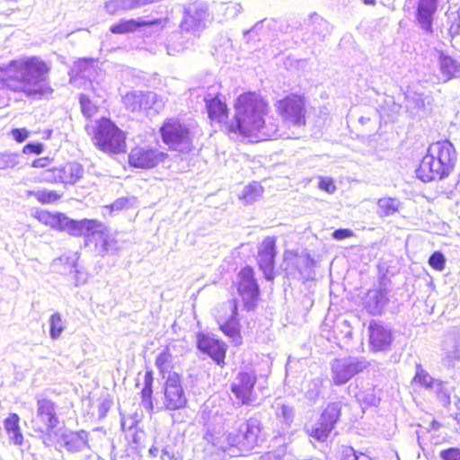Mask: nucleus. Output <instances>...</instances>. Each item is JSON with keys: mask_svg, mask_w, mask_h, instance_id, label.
Masks as SVG:
<instances>
[{"mask_svg": "<svg viewBox=\"0 0 460 460\" xmlns=\"http://www.w3.org/2000/svg\"><path fill=\"white\" fill-rule=\"evenodd\" d=\"M49 72V66L39 57L15 59L0 66V88L40 100L52 93Z\"/></svg>", "mask_w": 460, "mask_h": 460, "instance_id": "obj_1", "label": "nucleus"}, {"mask_svg": "<svg viewBox=\"0 0 460 460\" xmlns=\"http://www.w3.org/2000/svg\"><path fill=\"white\" fill-rule=\"evenodd\" d=\"M208 406L205 405L203 410V418H207L208 420L204 439L216 449L228 452L233 456L248 454L259 444L261 432L260 420L249 419L226 433L221 428L213 425L220 423L217 420L218 410L208 411Z\"/></svg>", "mask_w": 460, "mask_h": 460, "instance_id": "obj_2", "label": "nucleus"}, {"mask_svg": "<svg viewBox=\"0 0 460 460\" xmlns=\"http://www.w3.org/2000/svg\"><path fill=\"white\" fill-rule=\"evenodd\" d=\"M267 103L254 93L241 94L235 102L234 120L228 126L231 133L261 139L277 137V119L267 114Z\"/></svg>", "mask_w": 460, "mask_h": 460, "instance_id": "obj_3", "label": "nucleus"}, {"mask_svg": "<svg viewBox=\"0 0 460 460\" xmlns=\"http://www.w3.org/2000/svg\"><path fill=\"white\" fill-rule=\"evenodd\" d=\"M456 160V153L449 141L433 143L416 170L417 177L425 182L442 179L449 174Z\"/></svg>", "mask_w": 460, "mask_h": 460, "instance_id": "obj_4", "label": "nucleus"}, {"mask_svg": "<svg viewBox=\"0 0 460 460\" xmlns=\"http://www.w3.org/2000/svg\"><path fill=\"white\" fill-rule=\"evenodd\" d=\"M94 144L107 153H120L125 148L123 132L109 119L102 118L93 126Z\"/></svg>", "mask_w": 460, "mask_h": 460, "instance_id": "obj_5", "label": "nucleus"}, {"mask_svg": "<svg viewBox=\"0 0 460 460\" xmlns=\"http://www.w3.org/2000/svg\"><path fill=\"white\" fill-rule=\"evenodd\" d=\"M39 220L50 227L66 231L74 236L85 235L88 239V234H91L93 227L98 226V220L83 219L73 220L62 213H49L47 211L39 214ZM87 242V240H85Z\"/></svg>", "mask_w": 460, "mask_h": 460, "instance_id": "obj_6", "label": "nucleus"}, {"mask_svg": "<svg viewBox=\"0 0 460 460\" xmlns=\"http://www.w3.org/2000/svg\"><path fill=\"white\" fill-rule=\"evenodd\" d=\"M162 139L171 149L189 153L193 145L189 128L175 119H166L160 128Z\"/></svg>", "mask_w": 460, "mask_h": 460, "instance_id": "obj_7", "label": "nucleus"}, {"mask_svg": "<svg viewBox=\"0 0 460 460\" xmlns=\"http://www.w3.org/2000/svg\"><path fill=\"white\" fill-rule=\"evenodd\" d=\"M32 429L42 435H51L59 424L56 404L46 398L37 400L36 415L31 420Z\"/></svg>", "mask_w": 460, "mask_h": 460, "instance_id": "obj_8", "label": "nucleus"}, {"mask_svg": "<svg viewBox=\"0 0 460 460\" xmlns=\"http://www.w3.org/2000/svg\"><path fill=\"white\" fill-rule=\"evenodd\" d=\"M367 367L368 362L364 358H336L331 364L332 379L335 385H342Z\"/></svg>", "mask_w": 460, "mask_h": 460, "instance_id": "obj_9", "label": "nucleus"}, {"mask_svg": "<svg viewBox=\"0 0 460 460\" xmlns=\"http://www.w3.org/2000/svg\"><path fill=\"white\" fill-rule=\"evenodd\" d=\"M277 110L288 126L301 127L305 124V109L303 99L296 95L287 96L277 102Z\"/></svg>", "mask_w": 460, "mask_h": 460, "instance_id": "obj_10", "label": "nucleus"}, {"mask_svg": "<svg viewBox=\"0 0 460 460\" xmlns=\"http://www.w3.org/2000/svg\"><path fill=\"white\" fill-rule=\"evenodd\" d=\"M163 405L168 411L180 410L187 405V397L177 373H170L165 380Z\"/></svg>", "mask_w": 460, "mask_h": 460, "instance_id": "obj_11", "label": "nucleus"}, {"mask_svg": "<svg viewBox=\"0 0 460 460\" xmlns=\"http://www.w3.org/2000/svg\"><path fill=\"white\" fill-rule=\"evenodd\" d=\"M87 243H93L96 252L101 256L115 254L119 251L115 234L100 221L98 226L93 227L88 234Z\"/></svg>", "mask_w": 460, "mask_h": 460, "instance_id": "obj_12", "label": "nucleus"}, {"mask_svg": "<svg viewBox=\"0 0 460 460\" xmlns=\"http://www.w3.org/2000/svg\"><path fill=\"white\" fill-rule=\"evenodd\" d=\"M257 376L254 372H240L231 385V391L243 405H252L256 400L254 385Z\"/></svg>", "mask_w": 460, "mask_h": 460, "instance_id": "obj_13", "label": "nucleus"}, {"mask_svg": "<svg viewBox=\"0 0 460 460\" xmlns=\"http://www.w3.org/2000/svg\"><path fill=\"white\" fill-rule=\"evenodd\" d=\"M208 19L209 13L207 3L196 1L185 7L181 27L186 31H199L206 27Z\"/></svg>", "mask_w": 460, "mask_h": 460, "instance_id": "obj_14", "label": "nucleus"}, {"mask_svg": "<svg viewBox=\"0 0 460 460\" xmlns=\"http://www.w3.org/2000/svg\"><path fill=\"white\" fill-rule=\"evenodd\" d=\"M167 154L146 146H137L128 155L130 166L140 169H151L163 163L167 158Z\"/></svg>", "mask_w": 460, "mask_h": 460, "instance_id": "obj_15", "label": "nucleus"}, {"mask_svg": "<svg viewBox=\"0 0 460 460\" xmlns=\"http://www.w3.org/2000/svg\"><path fill=\"white\" fill-rule=\"evenodd\" d=\"M238 291L247 309H252L259 296V286L251 267H245L240 271Z\"/></svg>", "mask_w": 460, "mask_h": 460, "instance_id": "obj_16", "label": "nucleus"}, {"mask_svg": "<svg viewBox=\"0 0 460 460\" xmlns=\"http://www.w3.org/2000/svg\"><path fill=\"white\" fill-rule=\"evenodd\" d=\"M369 343L375 351H386L390 349L394 341L392 330L375 321L368 326Z\"/></svg>", "mask_w": 460, "mask_h": 460, "instance_id": "obj_17", "label": "nucleus"}, {"mask_svg": "<svg viewBox=\"0 0 460 460\" xmlns=\"http://www.w3.org/2000/svg\"><path fill=\"white\" fill-rule=\"evenodd\" d=\"M58 443L69 453L89 450V434L85 430L65 431L59 435Z\"/></svg>", "mask_w": 460, "mask_h": 460, "instance_id": "obj_18", "label": "nucleus"}, {"mask_svg": "<svg viewBox=\"0 0 460 460\" xmlns=\"http://www.w3.org/2000/svg\"><path fill=\"white\" fill-rule=\"evenodd\" d=\"M276 240L274 237H266L260 248L258 253V263L260 269L263 271L268 280L273 279L274 261L276 256Z\"/></svg>", "mask_w": 460, "mask_h": 460, "instance_id": "obj_19", "label": "nucleus"}, {"mask_svg": "<svg viewBox=\"0 0 460 460\" xmlns=\"http://www.w3.org/2000/svg\"><path fill=\"white\" fill-rule=\"evenodd\" d=\"M197 345L200 351L208 354L217 365L225 363L226 346L224 342L208 334H199Z\"/></svg>", "mask_w": 460, "mask_h": 460, "instance_id": "obj_20", "label": "nucleus"}, {"mask_svg": "<svg viewBox=\"0 0 460 460\" xmlns=\"http://www.w3.org/2000/svg\"><path fill=\"white\" fill-rule=\"evenodd\" d=\"M439 0H418L416 21L420 28L426 33L433 31V18Z\"/></svg>", "mask_w": 460, "mask_h": 460, "instance_id": "obj_21", "label": "nucleus"}, {"mask_svg": "<svg viewBox=\"0 0 460 460\" xmlns=\"http://www.w3.org/2000/svg\"><path fill=\"white\" fill-rule=\"evenodd\" d=\"M226 310L230 311L227 319L219 318L217 323L221 331L227 336L231 337L234 341L238 342L240 340L239 322L237 320V307L234 302H228L225 305Z\"/></svg>", "mask_w": 460, "mask_h": 460, "instance_id": "obj_22", "label": "nucleus"}, {"mask_svg": "<svg viewBox=\"0 0 460 460\" xmlns=\"http://www.w3.org/2000/svg\"><path fill=\"white\" fill-rule=\"evenodd\" d=\"M439 80L447 82L460 75V63L452 57L439 53L438 55Z\"/></svg>", "mask_w": 460, "mask_h": 460, "instance_id": "obj_23", "label": "nucleus"}, {"mask_svg": "<svg viewBox=\"0 0 460 460\" xmlns=\"http://www.w3.org/2000/svg\"><path fill=\"white\" fill-rule=\"evenodd\" d=\"M204 100L206 102L208 118L212 121L218 123L225 122L228 117L226 104L218 96L211 97L208 95Z\"/></svg>", "mask_w": 460, "mask_h": 460, "instance_id": "obj_24", "label": "nucleus"}, {"mask_svg": "<svg viewBox=\"0 0 460 460\" xmlns=\"http://www.w3.org/2000/svg\"><path fill=\"white\" fill-rule=\"evenodd\" d=\"M387 301L385 290H370L366 296L364 305L369 314L378 315L382 314Z\"/></svg>", "mask_w": 460, "mask_h": 460, "instance_id": "obj_25", "label": "nucleus"}, {"mask_svg": "<svg viewBox=\"0 0 460 460\" xmlns=\"http://www.w3.org/2000/svg\"><path fill=\"white\" fill-rule=\"evenodd\" d=\"M20 417L16 413H10L4 420V428L10 440L16 446H22L24 440L20 428Z\"/></svg>", "mask_w": 460, "mask_h": 460, "instance_id": "obj_26", "label": "nucleus"}, {"mask_svg": "<svg viewBox=\"0 0 460 460\" xmlns=\"http://www.w3.org/2000/svg\"><path fill=\"white\" fill-rule=\"evenodd\" d=\"M443 360L447 365H453L460 358V342L456 336L449 335L444 341Z\"/></svg>", "mask_w": 460, "mask_h": 460, "instance_id": "obj_27", "label": "nucleus"}, {"mask_svg": "<svg viewBox=\"0 0 460 460\" xmlns=\"http://www.w3.org/2000/svg\"><path fill=\"white\" fill-rule=\"evenodd\" d=\"M402 207V203L397 198L384 197L376 201V214L380 217L394 216L398 213Z\"/></svg>", "mask_w": 460, "mask_h": 460, "instance_id": "obj_28", "label": "nucleus"}, {"mask_svg": "<svg viewBox=\"0 0 460 460\" xmlns=\"http://www.w3.org/2000/svg\"><path fill=\"white\" fill-rule=\"evenodd\" d=\"M159 21H137L134 19L121 21L111 27V31L115 34L133 32L140 27L151 26L158 23Z\"/></svg>", "mask_w": 460, "mask_h": 460, "instance_id": "obj_29", "label": "nucleus"}, {"mask_svg": "<svg viewBox=\"0 0 460 460\" xmlns=\"http://www.w3.org/2000/svg\"><path fill=\"white\" fill-rule=\"evenodd\" d=\"M62 167V181L64 184H75L84 175V168L78 163H67Z\"/></svg>", "mask_w": 460, "mask_h": 460, "instance_id": "obj_30", "label": "nucleus"}, {"mask_svg": "<svg viewBox=\"0 0 460 460\" xmlns=\"http://www.w3.org/2000/svg\"><path fill=\"white\" fill-rule=\"evenodd\" d=\"M276 417L283 423L289 426L295 418L294 407L284 402L281 399H276L272 404Z\"/></svg>", "mask_w": 460, "mask_h": 460, "instance_id": "obj_31", "label": "nucleus"}, {"mask_svg": "<svg viewBox=\"0 0 460 460\" xmlns=\"http://www.w3.org/2000/svg\"><path fill=\"white\" fill-rule=\"evenodd\" d=\"M341 410L340 402L330 403L323 411L319 420L323 422V425H326L332 429L340 418Z\"/></svg>", "mask_w": 460, "mask_h": 460, "instance_id": "obj_32", "label": "nucleus"}, {"mask_svg": "<svg viewBox=\"0 0 460 460\" xmlns=\"http://www.w3.org/2000/svg\"><path fill=\"white\" fill-rule=\"evenodd\" d=\"M262 186L259 182L253 181L243 189L239 199L243 204L248 205L257 201L262 196Z\"/></svg>", "mask_w": 460, "mask_h": 460, "instance_id": "obj_33", "label": "nucleus"}, {"mask_svg": "<svg viewBox=\"0 0 460 460\" xmlns=\"http://www.w3.org/2000/svg\"><path fill=\"white\" fill-rule=\"evenodd\" d=\"M153 373L152 371H146L144 376V387L141 390L142 405L148 411L153 410L152 394H153Z\"/></svg>", "mask_w": 460, "mask_h": 460, "instance_id": "obj_34", "label": "nucleus"}, {"mask_svg": "<svg viewBox=\"0 0 460 460\" xmlns=\"http://www.w3.org/2000/svg\"><path fill=\"white\" fill-rule=\"evenodd\" d=\"M141 110L154 109L159 111L164 106V102L154 92H139Z\"/></svg>", "mask_w": 460, "mask_h": 460, "instance_id": "obj_35", "label": "nucleus"}, {"mask_svg": "<svg viewBox=\"0 0 460 460\" xmlns=\"http://www.w3.org/2000/svg\"><path fill=\"white\" fill-rule=\"evenodd\" d=\"M218 16H222L226 20L235 18L242 11L240 4L228 2L219 3L216 6Z\"/></svg>", "mask_w": 460, "mask_h": 460, "instance_id": "obj_36", "label": "nucleus"}, {"mask_svg": "<svg viewBox=\"0 0 460 460\" xmlns=\"http://www.w3.org/2000/svg\"><path fill=\"white\" fill-rule=\"evenodd\" d=\"M49 336L53 340H58L66 328L65 321L59 313H54L49 318Z\"/></svg>", "mask_w": 460, "mask_h": 460, "instance_id": "obj_37", "label": "nucleus"}, {"mask_svg": "<svg viewBox=\"0 0 460 460\" xmlns=\"http://www.w3.org/2000/svg\"><path fill=\"white\" fill-rule=\"evenodd\" d=\"M123 103L127 110L134 112L141 110V100L139 92L128 93L123 97Z\"/></svg>", "mask_w": 460, "mask_h": 460, "instance_id": "obj_38", "label": "nucleus"}, {"mask_svg": "<svg viewBox=\"0 0 460 460\" xmlns=\"http://www.w3.org/2000/svg\"><path fill=\"white\" fill-rule=\"evenodd\" d=\"M28 195L34 196L37 200L42 204L54 202L60 198V196L56 191L48 190L28 191Z\"/></svg>", "mask_w": 460, "mask_h": 460, "instance_id": "obj_39", "label": "nucleus"}, {"mask_svg": "<svg viewBox=\"0 0 460 460\" xmlns=\"http://www.w3.org/2000/svg\"><path fill=\"white\" fill-rule=\"evenodd\" d=\"M332 429L318 420L310 429V435L318 441H324L332 432Z\"/></svg>", "mask_w": 460, "mask_h": 460, "instance_id": "obj_40", "label": "nucleus"}, {"mask_svg": "<svg viewBox=\"0 0 460 460\" xmlns=\"http://www.w3.org/2000/svg\"><path fill=\"white\" fill-rule=\"evenodd\" d=\"M79 100L81 111L86 118L89 119L97 112V106L91 102L88 96L81 94Z\"/></svg>", "mask_w": 460, "mask_h": 460, "instance_id": "obj_41", "label": "nucleus"}, {"mask_svg": "<svg viewBox=\"0 0 460 460\" xmlns=\"http://www.w3.org/2000/svg\"><path fill=\"white\" fill-rule=\"evenodd\" d=\"M433 389H435L437 396L443 406H447L450 404L451 391L445 385L443 382H437L436 386Z\"/></svg>", "mask_w": 460, "mask_h": 460, "instance_id": "obj_42", "label": "nucleus"}, {"mask_svg": "<svg viewBox=\"0 0 460 460\" xmlns=\"http://www.w3.org/2000/svg\"><path fill=\"white\" fill-rule=\"evenodd\" d=\"M19 164V155L13 153H0V170L13 168Z\"/></svg>", "mask_w": 460, "mask_h": 460, "instance_id": "obj_43", "label": "nucleus"}, {"mask_svg": "<svg viewBox=\"0 0 460 460\" xmlns=\"http://www.w3.org/2000/svg\"><path fill=\"white\" fill-rule=\"evenodd\" d=\"M414 381L420 383L428 388H434L436 386V383L439 382L438 380H435L432 376H430L427 372L422 369H419L416 372L414 376Z\"/></svg>", "mask_w": 460, "mask_h": 460, "instance_id": "obj_44", "label": "nucleus"}, {"mask_svg": "<svg viewBox=\"0 0 460 460\" xmlns=\"http://www.w3.org/2000/svg\"><path fill=\"white\" fill-rule=\"evenodd\" d=\"M446 261V257L441 252H434L429 259V266L438 271L444 270Z\"/></svg>", "mask_w": 460, "mask_h": 460, "instance_id": "obj_45", "label": "nucleus"}, {"mask_svg": "<svg viewBox=\"0 0 460 460\" xmlns=\"http://www.w3.org/2000/svg\"><path fill=\"white\" fill-rule=\"evenodd\" d=\"M341 460H372L368 456L363 453H357L351 447H346L342 449Z\"/></svg>", "mask_w": 460, "mask_h": 460, "instance_id": "obj_46", "label": "nucleus"}, {"mask_svg": "<svg viewBox=\"0 0 460 460\" xmlns=\"http://www.w3.org/2000/svg\"><path fill=\"white\" fill-rule=\"evenodd\" d=\"M134 203L135 198H119L111 205V209L112 211H121L129 208Z\"/></svg>", "mask_w": 460, "mask_h": 460, "instance_id": "obj_47", "label": "nucleus"}, {"mask_svg": "<svg viewBox=\"0 0 460 460\" xmlns=\"http://www.w3.org/2000/svg\"><path fill=\"white\" fill-rule=\"evenodd\" d=\"M309 390L306 392V395L309 399L314 400L317 398L322 390V380L321 379H314L309 383Z\"/></svg>", "mask_w": 460, "mask_h": 460, "instance_id": "obj_48", "label": "nucleus"}, {"mask_svg": "<svg viewBox=\"0 0 460 460\" xmlns=\"http://www.w3.org/2000/svg\"><path fill=\"white\" fill-rule=\"evenodd\" d=\"M439 457L442 460H460V448L450 447L440 451Z\"/></svg>", "mask_w": 460, "mask_h": 460, "instance_id": "obj_49", "label": "nucleus"}, {"mask_svg": "<svg viewBox=\"0 0 460 460\" xmlns=\"http://www.w3.org/2000/svg\"><path fill=\"white\" fill-rule=\"evenodd\" d=\"M44 179L48 181L61 182L62 167L53 168L44 172Z\"/></svg>", "mask_w": 460, "mask_h": 460, "instance_id": "obj_50", "label": "nucleus"}, {"mask_svg": "<svg viewBox=\"0 0 460 460\" xmlns=\"http://www.w3.org/2000/svg\"><path fill=\"white\" fill-rule=\"evenodd\" d=\"M74 281L75 286L78 287L84 285L87 282L88 273L83 269H78L77 267L74 269Z\"/></svg>", "mask_w": 460, "mask_h": 460, "instance_id": "obj_51", "label": "nucleus"}, {"mask_svg": "<svg viewBox=\"0 0 460 460\" xmlns=\"http://www.w3.org/2000/svg\"><path fill=\"white\" fill-rule=\"evenodd\" d=\"M123 0H110L105 3V10L110 14H114L122 10Z\"/></svg>", "mask_w": 460, "mask_h": 460, "instance_id": "obj_52", "label": "nucleus"}, {"mask_svg": "<svg viewBox=\"0 0 460 460\" xmlns=\"http://www.w3.org/2000/svg\"><path fill=\"white\" fill-rule=\"evenodd\" d=\"M79 260V253L75 252L71 256H61L58 259L60 262L67 264L70 268L75 269L77 267V261Z\"/></svg>", "mask_w": 460, "mask_h": 460, "instance_id": "obj_53", "label": "nucleus"}, {"mask_svg": "<svg viewBox=\"0 0 460 460\" xmlns=\"http://www.w3.org/2000/svg\"><path fill=\"white\" fill-rule=\"evenodd\" d=\"M314 20V23L315 26L314 27V32H316L318 34H321L323 32V31L327 30V22L323 20L322 17L318 15H314L312 17Z\"/></svg>", "mask_w": 460, "mask_h": 460, "instance_id": "obj_54", "label": "nucleus"}, {"mask_svg": "<svg viewBox=\"0 0 460 460\" xmlns=\"http://www.w3.org/2000/svg\"><path fill=\"white\" fill-rule=\"evenodd\" d=\"M24 154H36L40 155L43 151V145L40 143H29L23 146Z\"/></svg>", "mask_w": 460, "mask_h": 460, "instance_id": "obj_55", "label": "nucleus"}, {"mask_svg": "<svg viewBox=\"0 0 460 460\" xmlns=\"http://www.w3.org/2000/svg\"><path fill=\"white\" fill-rule=\"evenodd\" d=\"M11 134L18 143L25 141L29 136V132L26 128H13Z\"/></svg>", "mask_w": 460, "mask_h": 460, "instance_id": "obj_56", "label": "nucleus"}, {"mask_svg": "<svg viewBox=\"0 0 460 460\" xmlns=\"http://www.w3.org/2000/svg\"><path fill=\"white\" fill-rule=\"evenodd\" d=\"M319 188L327 191L328 193H333L336 190L332 180L329 178L321 179L319 181Z\"/></svg>", "mask_w": 460, "mask_h": 460, "instance_id": "obj_57", "label": "nucleus"}, {"mask_svg": "<svg viewBox=\"0 0 460 460\" xmlns=\"http://www.w3.org/2000/svg\"><path fill=\"white\" fill-rule=\"evenodd\" d=\"M353 235V232L349 229H337L332 233V237L335 240H343Z\"/></svg>", "mask_w": 460, "mask_h": 460, "instance_id": "obj_58", "label": "nucleus"}, {"mask_svg": "<svg viewBox=\"0 0 460 460\" xmlns=\"http://www.w3.org/2000/svg\"><path fill=\"white\" fill-rule=\"evenodd\" d=\"M129 431H132V434H131L132 442L136 446H139L141 444L143 438L145 437L144 431L133 429L132 426H129Z\"/></svg>", "mask_w": 460, "mask_h": 460, "instance_id": "obj_59", "label": "nucleus"}, {"mask_svg": "<svg viewBox=\"0 0 460 460\" xmlns=\"http://www.w3.org/2000/svg\"><path fill=\"white\" fill-rule=\"evenodd\" d=\"M448 31L452 38L459 36L460 35V20H457L456 22H453L451 24Z\"/></svg>", "mask_w": 460, "mask_h": 460, "instance_id": "obj_60", "label": "nucleus"}, {"mask_svg": "<svg viewBox=\"0 0 460 460\" xmlns=\"http://www.w3.org/2000/svg\"><path fill=\"white\" fill-rule=\"evenodd\" d=\"M49 160L47 157L38 158V159L33 161L32 167H34V168H44V167H46L49 164Z\"/></svg>", "mask_w": 460, "mask_h": 460, "instance_id": "obj_61", "label": "nucleus"}, {"mask_svg": "<svg viewBox=\"0 0 460 460\" xmlns=\"http://www.w3.org/2000/svg\"><path fill=\"white\" fill-rule=\"evenodd\" d=\"M110 408H111V402L110 401H103L100 404V406H99V415H100V417L105 416V414L110 410Z\"/></svg>", "mask_w": 460, "mask_h": 460, "instance_id": "obj_62", "label": "nucleus"}, {"mask_svg": "<svg viewBox=\"0 0 460 460\" xmlns=\"http://www.w3.org/2000/svg\"><path fill=\"white\" fill-rule=\"evenodd\" d=\"M90 65L89 61L86 60V59H84V60H80L77 64H76V67L78 68L79 70V73H82L83 74V76H85L86 75L84 74L85 73V69L86 67Z\"/></svg>", "mask_w": 460, "mask_h": 460, "instance_id": "obj_63", "label": "nucleus"}, {"mask_svg": "<svg viewBox=\"0 0 460 460\" xmlns=\"http://www.w3.org/2000/svg\"><path fill=\"white\" fill-rule=\"evenodd\" d=\"M167 359V353L166 352H162L156 358L155 360V365L158 367H162V366L164 365V363L166 361Z\"/></svg>", "mask_w": 460, "mask_h": 460, "instance_id": "obj_64", "label": "nucleus"}]
</instances>
